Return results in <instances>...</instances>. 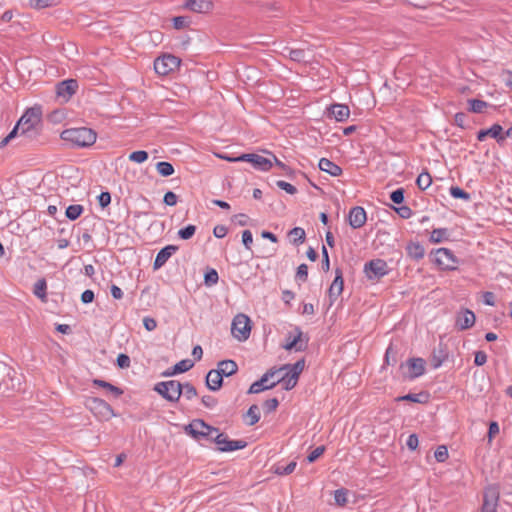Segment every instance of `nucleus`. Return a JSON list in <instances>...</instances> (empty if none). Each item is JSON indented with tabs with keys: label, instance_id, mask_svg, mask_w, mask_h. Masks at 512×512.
<instances>
[{
	"label": "nucleus",
	"instance_id": "nucleus-1",
	"mask_svg": "<svg viewBox=\"0 0 512 512\" xmlns=\"http://www.w3.org/2000/svg\"><path fill=\"white\" fill-rule=\"evenodd\" d=\"M61 139L74 147H89L96 142L97 134L87 127L70 128L61 133Z\"/></svg>",
	"mask_w": 512,
	"mask_h": 512
},
{
	"label": "nucleus",
	"instance_id": "nucleus-2",
	"mask_svg": "<svg viewBox=\"0 0 512 512\" xmlns=\"http://www.w3.org/2000/svg\"><path fill=\"white\" fill-rule=\"evenodd\" d=\"M304 367L305 361L304 359H301L292 365L286 364L280 368H276V370H280V373H284L283 375H281V377L277 378L273 382H276V385L278 383H282L284 389L291 390L296 386L299 376L302 373Z\"/></svg>",
	"mask_w": 512,
	"mask_h": 512
},
{
	"label": "nucleus",
	"instance_id": "nucleus-3",
	"mask_svg": "<svg viewBox=\"0 0 512 512\" xmlns=\"http://www.w3.org/2000/svg\"><path fill=\"white\" fill-rule=\"evenodd\" d=\"M85 406L99 420L107 421L115 416L112 407L100 398L88 397L85 400Z\"/></svg>",
	"mask_w": 512,
	"mask_h": 512
},
{
	"label": "nucleus",
	"instance_id": "nucleus-4",
	"mask_svg": "<svg viewBox=\"0 0 512 512\" xmlns=\"http://www.w3.org/2000/svg\"><path fill=\"white\" fill-rule=\"evenodd\" d=\"M154 390L170 402H177L182 395V384L176 380L159 382Z\"/></svg>",
	"mask_w": 512,
	"mask_h": 512
},
{
	"label": "nucleus",
	"instance_id": "nucleus-5",
	"mask_svg": "<svg viewBox=\"0 0 512 512\" xmlns=\"http://www.w3.org/2000/svg\"><path fill=\"white\" fill-rule=\"evenodd\" d=\"M232 335L239 341H245L251 333V321L245 314H237L231 324Z\"/></svg>",
	"mask_w": 512,
	"mask_h": 512
},
{
	"label": "nucleus",
	"instance_id": "nucleus-6",
	"mask_svg": "<svg viewBox=\"0 0 512 512\" xmlns=\"http://www.w3.org/2000/svg\"><path fill=\"white\" fill-rule=\"evenodd\" d=\"M185 431L196 440L203 438L211 439L214 433H217V428L206 424L201 419H196L185 427Z\"/></svg>",
	"mask_w": 512,
	"mask_h": 512
},
{
	"label": "nucleus",
	"instance_id": "nucleus-7",
	"mask_svg": "<svg viewBox=\"0 0 512 512\" xmlns=\"http://www.w3.org/2000/svg\"><path fill=\"white\" fill-rule=\"evenodd\" d=\"M180 58L172 54H164L154 61L155 72L161 76H166L179 68Z\"/></svg>",
	"mask_w": 512,
	"mask_h": 512
},
{
	"label": "nucleus",
	"instance_id": "nucleus-8",
	"mask_svg": "<svg viewBox=\"0 0 512 512\" xmlns=\"http://www.w3.org/2000/svg\"><path fill=\"white\" fill-rule=\"evenodd\" d=\"M42 110L41 107L35 106L29 108L19 119L18 126H21L22 133L34 129L41 121Z\"/></svg>",
	"mask_w": 512,
	"mask_h": 512
},
{
	"label": "nucleus",
	"instance_id": "nucleus-9",
	"mask_svg": "<svg viewBox=\"0 0 512 512\" xmlns=\"http://www.w3.org/2000/svg\"><path fill=\"white\" fill-rule=\"evenodd\" d=\"M435 263L443 270H455L458 260L453 252L447 248H439L434 252Z\"/></svg>",
	"mask_w": 512,
	"mask_h": 512
},
{
	"label": "nucleus",
	"instance_id": "nucleus-10",
	"mask_svg": "<svg viewBox=\"0 0 512 512\" xmlns=\"http://www.w3.org/2000/svg\"><path fill=\"white\" fill-rule=\"evenodd\" d=\"M217 445L220 451L230 452L243 449L246 447V442L243 440H229L224 433H220L217 429V433H214L211 438Z\"/></svg>",
	"mask_w": 512,
	"mask_h": 512
},
{
	"label": "nucleus",
	"instance_id": "nucleus-11",
	"mask_svg": "<svg viewBox=\"0 0 512 512\" xmlns=\"http://www.w3.org/2000/svg\"><path fill=\"white\" fill-rule=\"evenodd\" d=\"M364 271L369 279L380 278L388 273V266L384 260L374 259L365 264Z\"/></svg>",
	"mask_w": 512,
	"mask_h": 512
},
{
	"label": "nucleus",
	"instance_id": "nucleus-12",
	"mask_svg": "<svg viewBox=\"0 0 512 512\" xmlns=\"http://www.w3.org/2000/svg\"><path fill=\"white\" fill-rule=\"evenodd\" d=\"M240 159L243 160V162L251 163L254 168L261 171H269L273 166V162L270 158L263 157L259 154H242L240 155Z\"/></svg>",
	"mask_w": 512,
	"mask_h": 512
},
{
	"label": "nucleus",
	"instance_id": "nucleus-13",
	"mask_svg": "<svg viewBox=\"0 0 512 512\" xmlns=\"http://www.w3.org/2000/svg\"><path fill=\"white\" fill-rule=\"evenodd\" d=\"M499 499V491L496 487H488L484 491L482 512H495Z\"/></svg>",
	"mask_w": 512,
	"mask_h": 512
},
{
	"label": "nucleus",
	"instance_id": "nucleus-14",
	"mask_svg": "<svg viewBox=\"0 0 512 512\" xmlns=\"http://www.w3.org/2000/svg\"><path fill=\"white\" fill-rule=\"evenodd\" d=\"M367 220L366 211L360 206L353 207L348 215V221L352 228H361Z\"/></svg>",
	"mask_w": 512,
	"mask_h": 512
},
{
	"label": "nucleus",
	"instance_id": "nucleus-15",
	"mask_svg": "<svg viewBox=\"0 0 512 512\" xmlns=\"http://www.w3.org/2000/svg\"><path fill=\"white\" fill-rule=\"evenodd\" d=\"M212 0H186L184 7L195 13H209L213 9Z\"/></svg>",
	"mask_w": 512,
	"mask_h": 512
},
{
	"label": "nucleus",
	"instance_id": "nucleus-16",
	"mask_svg": "<svg viewBox=\"0 0 512 512\" xmlns=\"http://www.w3.org/2000/svg\"><path fill=\"white\" fill-rule=\"evenodd\" d=\"M77 87L78 84L76 80L69 79L62 81L57 85V95L67 101L76 92Z\"/></svg>",
	"mask_w": 512,
	"mask_h": 512
},
{
	"label": "nucleus",
	"instance_id": "nucleus-17",
	"mask_svg": "<svg viewBox=\"0 0 512 512\" xmlns=\"http://www.w3.org/2000/svg\"><path fill=\"white\" fill-rule=\"evenodd\" d=\"M343 276L341 270H336V276L332 282V284L329 287L328 295L330 298L331 303L334 302L342 293L343 291Z\"/></svg>",
	"mask_w": 512,
	"mask_h": 512
},
{
	"label": "nucleus",
	"instance_id": "nucleus-18",
	"mask_svg": "<svg viewBox=\"0 0 512 512\" xmlns=\"http://www.w3.org/2000/svg\"><path fill=\"white\" fill-rule=\"evenodd\" d=\"M301 338L302 332L300 329L296 328V335H289L286 338V343L283 345V348L289 351L293 349L296 351L304 350L306 348V343H303Z\"/></svg>",
	"mask_w": 512,
	"mask_h": 512
},
{
	"label": "nucleus",
	"instance_id": "nucleus-19",
	"mask_svg": "<svg viewBox=\"0 0 512 512\" xmlns=\"http://www.w3.org/2000/svg\"><path fill=\"white\" fill-rule=\"evenodd\" d=\"M177 250L178 247L175 245H168L162 248L155 258L154 269L157 270L161 268Z\"/></svg>",
	"mask_w": 512,
	"mask_h": 512
},
{
	"label": "nucleus",
	"instance_id": "nucleus-20",
	"mask_svg": "<svg viewBox=\"0 0 512 512\" xmlns=\"http://www.w3.org/2000/svg\"><path fill=\"white\" fill-rule=\"evenodd\" d=\"M407 366L409 369V377L411 379L417 378L423 375L425 371V362L421 358H412L408 360Z\"/></svg>",
	"mask_w": 512,
	"mask_h": 512
},
{
	"label": "nucleus",
	"instance_id": "nucleus-21",
	"mask_svg": "<svg viewBox=\"0 0 512 512\" xmlns=\"http://www.w3.org/2000/svg\"><path fill=\"white\" fill-rule=\"evenodd\" d=\"M223 376L218 369L210 370L206 376V385L212 391H217L221 388Z\"/></svg>",
	"mask_w": 512,
	"mask_h": 512
},
{
	"label": "nucleus",
	"instance_id": "nucleus-22",
	"mask_svg": "<svg viewBox=\"0 0 512 512\" xmlns=\"http://www.w3.org/2000/svg\"><path fill=\"white\" fill-rule=\"evenodd\" d=\"M319 168L321 171L326 172L329 175L334 176V177L342 174L341 167L327 158L320 159Z\"/></svg>",
	"mask_w": 512,
	"mask_h": 512
},
{
	"label": "nucleus",
	"instance_id": "nucleus-23",
	"mask_svg": "<svg viewBox=\"0 0 512 512\" xmlns=\"http://www.w3.org/2000/svg\"><path fill=\"white\" fill-rule=\"evenodd\" d=\"M330 115L337 121H345L350 115L348 106L343 104H334L329 109Z\"/></svg>",
	"mask_w": 512,
	"mask_h": 512
},
{
	"label": "nucleus",
	"instance_id": "nucleus-24",
	"mask_svg": "<svg viewBox=\"0 0 512 512\" xmlns=\"http://www.w3.org/2000/svg\"><path fill=\"white\" fill-rule=\"evenodd\" d=\"M475 323V315L470 310H465L462 315H459L456 321L457 326L461 330H466L472 327Z\"/></svg>",
	"mask_w": 512,
	"mask_h": 512
},
{
	"label": "nucleus",
	"instance_id": "nucleus-25",
	"mask_svg": "<svg viewBox=\"0 0 512 512\" xmlns=\"http://www.w3.org/2000/svg\"><path fill=\"white\" fill-rule=\"evenodd\" d=\"M217 369L222 376H231L237 372L238 366L233 360H223L218 363Z\"/></svg>",
	"mask_w": 512,
	"mask_h": 512
},
{
	"label": "nucleus",
	"instance_id": "nucleus-26",
	"mask_svg": "<svg viewBox=\"0 0 512 512\" xmlns=\"http://www.w3.org/2000/svg\"><path fill=\"white\" fill-rule=\"evenodd\" d=\"M194 363L190 359H184L174 365L171 372L165 373V375H175L189 371L193 367Z\"/></svg>",
	"mask_w": 512,
	"mask_h": 512
},
{
	"label": "nucleus",
	"instance_id": "nucleus-27",
	"mask_svg": "<svg viewBox=\"0 0 512 512\" xmlns=\"http://www.w3.org/2000/svg\"><path fill=\"white\" fill-rule=\"evenodd\" d=\"M407 253L411 258L419 260L424 257L425 250L419 243H410L407 246Z\"/></svg>",
	"mask_w": 512,
	"mask_h": 512
},
{
	"label": "nucleus",
	"instance_id": "nucleus-28",
	"mask_svg": "<svg viewBox=\"0 0 512 512\" xmlns=\"http://www.w3.org/2000/svg\"><path fill=\"white\" fill-rule=\"evenodd\" d=\"M283 54L293 61L301 62L305 60V51L303 49L285 47Z\"/></svg>",
	"mask_w": 512,
	"mask_h": 512
},
{
	"label": "nucleus",
	"instance_id": "nucleus-29",
	"mask_svg": "<svg viewBox=\"0 0 512 512\" xmlns=\"http://www.w3.org/2000/svg\"><path fill=\"white\" fill-rule=\"evenodd\" d=\"M93 384L95 386H98V387H101V388H104V389L108 390L110 393L114 394L116 397H119V396H121L123 394V391L120 388H118V387H116V386L112 385L111 383L106 382L104 380L94 379L93 380Z\"/></svg>",
	"mask_w": 512,
	"mask_h": 512
},
{
	"label": "nucleus",
	"instance_id": "nucleus-30",
	"mask_svg": "<svg viewBox=\"0 0 512 512\" xmlns=\"http://www.w3.org/2000/svg\"><path fill=\"white\" fill-rule=\"evenodd\" d=\"M84 211V207L80 204H73L66 208L65 215L69 220L78 219Z\"/></svg>",
	"mask_w": 512,
	"mask_h": 512
},
{
	"label": "nucleus",
	"instance_id": "nucleus-31",
	"mask_svg": "<svg viewBox=\"0 0 512 512\" xmlns=\"http://www.w3.org/2000/svg\"><path fill=\"white\" fill-rule=\"evenodd\" d=\"M46 290H47V283L45 279H39L33 289V293L35 296L40 298L41 300L46 299Z\"/></svg>",
	"mask_w": 512,
	"mask_h": 512
},
{
	"label": "nucleus",
	"instance_id": "nucleus-32",
	"mask_svg": "<svg viewBox=\"0 0 512 512\" xmlns=\"http://www.w3.org/2000/svg\"><path fill=\"white\" fill-rule=\"evenodd\" d=\"M156 170L163 177L170 176L174 173L173 165L169 162H164V161L158 162L156 164Z\"/></svg>",
	"mask_w": 512,
	"mask_h": 512
},
{
	"label": "nucleus",
	"instance_id": "nucleus-33",
	"mask_svg": "<svg viewBox=\"0 0 512 512\" xmlns=\"http://www.w3.org/2000/svg\"><path fill=\"white\" fill-rule=\"evenodd\" d=\"M417 186L421 190H426L432 184V177L428 172H422L416 180Z\"/></svg>",
	"mask_w": 512,
	"mask_h": 512
},
{
	"label": "nucleus",
	"instance_id": "nucleus-34",
	"mask_svg": "<svg viewBox=\"0 0 512 512\" xmlns=\"http://www.w3.org/2000/svg\"><path fill=\"white\" fill-rule=\"evenodd\" d=\"M246 417L249 419L248 424L250 426L255 425L260 419V411L257 405H252L246 413Z\"/></svg>",
	"mask_w": 512,
	"mask_h": 512
},
{
	"label": "nucleus",
	"instance_id": "nucleus-35",
	"mask_svg": "<svg viewBox=\"0 0 512 512\" xmlns=\"http://www.w3.org/2000/svg\"><path fill=\"white\" fill-rule=\"evenodd\" d=\"M502 131V126L499 124H494L489 129H487L488 136L496 139L499 143L503 142L505 139V136L502 135Z\"/></svg>",
	"mask_w": 512,
	"mask_h": 512
},
{
	"label": "nucleus",
	"instance_id": "nucleus-36",
	"mask_svg": "<svg viewBox=\"0 0 512 512\" xmlns=\"http://www.w3.org/2000/svg\"><path fill=\"white\" fill-rule=\"evenodd\" d=\"M276 386V382H271L269 385H263L260 380L255 381L249 388L248 393L257 394L264 390L271 389Z\"/></svg>",
	"mask_w": 512,
	"mask_h": 512
},
{
	"label": "nucleus",
	"instance_id": "nucleus-37",
	"mask_svg": "<svg viewBox=\"0 0 512 512\" xmlns=\"http://www.w3.org/2000/svg\"><path fill=\"white\" fill-rule=\"evenodd\" d=\"M289 236L294 244L302 243L305 239V231L300 227H295L289 232Z\"/></svg>",
	"mask_w": 512,
	"mask_h": 512
},
{
	"label": "nucleus",
	"instance_id": "nucleus-38",
	"mask_svg": "<svg viewBox=\"0 0 512 512\" xmlns=\"http://www.w3.org/2000/svg\"><path fill=\"white\" fill-rule=\"evenodd\" d=\"M447 234V229L445 228L434 229L431 232L430 241L433 243H440L447 238Z\"/></svg>",
	"mask_w": 512,
	"mask_h": 512
},
{
	"label": "nucleus",
	"instance_id": "nucleus-39",
	"mask_svg": "<svg viewBox=\"0 0 512 512\" xmlns=\"http://www.w3.org/2000/svg\"><path fill=\"white\" fill-rule=\"evenodd\" d=\"M450 195L456 199H463L465 201L470 200V194L458 186H452L450 188Z\"/></svg>",
	"mask_w": 512,
	"mask_h": 512
},
{
	"label": "nucleus",
	"instance_id": "nucleus-40",
	"mask_svg": "<svg viewBox=\"0 0 512 512\" xmlns=\"http://www.w3.org/2000/svg\"><path fill=\"white\" fill-rule=\"evenodd\" d=\"M148 159V153L144 150L134 151L129 155V160L135 163H143Z\"/></svg>",
	"mask_w": 512,
	"mask_h": 512
},
{
	"label": "nucleus",
	"instance_id": "nucleus-41",
	"mask_svg": "<svg viewBox=\"0 0 512 512\" xmlns=\"http://www.w3.org/2000/svg\"><path fill=\"white\" fill-rule=\"evenodd\" d=\"M196 232L195 225H188L178 231V236L183 240H188L194 236Z\"/></svg>",
	"mask_w": 512,
	"mask_h": 512
},
{
	"label": "nucleus",
	"instance_id": "nucleus-42",
	"mask_svg": "<svg viewBox=\"0 0 512 512\" xmlns=\"http://www.w3.org/2000/svg\"><path fill=\"white\" fill-rule=\"evenodd\" d=\"M172 21L174 28L177 30L186 28L190 24L189 18L185 16H176L172 19Z\"/></svg>",
	"mask_w": 512,
	"mask_h": 512
},
{
	"label": "nucleus",
	"instance_id": "nucleus-43",
	"mask_svg": "<svg viewBox=\"0 0 512 512\" xmlns=\"http://www.w3.org/2000/svg\"><path fill=\"white\" fill-rule=\"evenodd\" d=\"M182 394L186 399L191 400L197 396V391L192 384L185 383L182 385Z\"/></svg>",
	"mask_w": 512,
	"mask_h": 512
},
{
	"label": "nucleus",
	"instance_id": "nucleus-44",
	"mask_svg": "<svg viewBox=\"0 0 512 512\" xmlns=\"http://www.w3.org/2000/svg\"><path fill=\"white\" fill-rule=\"evenodd\" d=\"M434 456L438 462H445L449 456L447 447L444 445L438 446L435 450Z\"/></svg>",
	"mask_w": 512,
	"mask_h": 512
},
{
	"label": "nucleus",
	"instance_id": "nucleus-45",
	"mask_svg": "<svg viewBox=\"0 0 512 512\" xmlns=\"http://www.w3.org/2000/svg\"><path fill=\"white\" fill-rule=\"evenodd\" d=\"M470 110L474 113H481L487 106V103L482 100L472 99L469 100Z\"/></svg>",
	"mask_w": 512,
	"mask_h": 512
},
{
	"label": "nucleus",
	"instance_id": "nucleus-46",
	"mask_svg": "<svg viewBox=\"0 0 512 512\" xmlns=\"http://www.w3.org/2000/svg\"><path fill=\"white\" fill-rule=\"evenodd\" d=\"M280 370H276V368L269 369L259 380L263 385H269L276 374H279Z\"/></svg>",
	"mask_w": 512,
	"mask_h": 512
},
{
	"label": "nucleus",
	"instance_id": "nucleus-47",
	"mask_svg": "<svg viewBox=\"0 0 512 512\" xmlns=\"http://www.w3.org/2000/svg\"><path fill=\"white\" fill-rule=\"evenodd\" d=\"M205 283L208 285H214L218 282L219 276L216 270L211 269L205 274Z\"/></svg>",
	"mask_w": 512,
	"mask_h": 512
},
{
	"label": "nucleus",
	"instance_id": "nucleus-48",
	"mask_svg": "<svg viewBox=\"0 0 512 512\" xmlns=\"http://www.w3.org/2000/svg\"><path fill=\"white\" fill-rule=\"evenodd\" d=\"M276 185H277L280 189H282V190L286 191L288 194L293 195V194H295V193L297 192L296 187H295V186H293L292 184H290V183L286 182V181L279 180V181H277Z\"/></svg>",
	"mask_w": 512,
	"mask_h": 512
},
{
	"label": "nucleus",
	"instance_id": "nucleus-49",
	"mask_svg": "<svg viewBox=\"0 0 512 512\" xmlns=\"http://www.w3.org/2000/svg\"><path fill=\"white\" fill-rule=\"evenodd\" d=\"M324 451H325V447L324 446H319V447L315 448L308 455L307 461L309 463H312V462L316 461L324 453Z\"/></svg>",
	"mask_w": 512,
	"mask_h": 512
},
{
	"label": "nucleus",
	"instance_id": "nucleus-50",
	"mask_svg": "<svg viewBox=\"0 0 512 512\" xmlns=\"http://www.w3.org/2000/svg\"><path fill=\"white\" fill-rule=\"evenodd\" d=\"M335 501L338 505L343 506L347 502V491L344 489L336 490Z\"/></svg>",
	"mask_w": 512,
	"mask_h": 512
},
{
	"label": "nucleus",
	"instance_id": "nucleus-51",
	"mask_svg": "<svg viewBox=\"0 0 512 512\" xmlns=\"http://www.w3.org/2000/svg\"><path fill=\"white\" fill-rule=\"evenodd\" d=\"M242 242L246 249L250 250L253 243V235L250 230H244L242 233Z\"/></svg>",
	"mask_w": 512,
	"mask_h": 512
},
{
	"label": "nucleus",
	"instance_id": "nucleus-52",
	"mask_svg": "<svg viewBox=\"0 0 512 512\" xmlns=\"http://www.w3.org/2000/svg\"><path fill=\"white\" fill-rule=\"evenodd\" d=\"M295 468L296 462L292 461L284 467H278L276 472L280 475H289L295 470Z\"/></svg>",
	"mask_w": 512,
	"mask_h": 512
},
{
	"label": "nucleus",
	"instance_id": "nucleus-53",
	"mask_svg": "<svg viewBox=\"0 0 512 512\" xmlns=\"http://www.w3.org/2000/svg\"><path fill=\"white\" fill-rule=\"evenodd\" d=\"M308 277V266L306 264H301L297 268L296 278L301 280L302 282H305Z\"/></svg>",
	"mask_w": 512,
	"mask_h": 512
},
{
	"label": "nucleus",
	"instance_id": "nucleus-54",
	"mask_svg": "<svg viewBox=\"0 0 512 512\" xmlns=\"http://www.w3.org/2000/svg\"><path fill=\"white\" fill-rule=\"evenodd\" d=\"M390 199L396 204L402 203L404 200V190L402 188H399L393 191L390 195Z\"/></svg>",
	"mask_w": 512,
	"mask_h": 512
},
{
	"label": "nucleus",
	"instance_id": "nucleus-55",
	"mask_svg": "<svg viewBox=\"0 0 512 512\" xmlns=\"http://www.w3.org/2000/svg\"><path fill=\"white\" fill-rule=\"evenodd\" d=\"M163 201L168 206H175L177 204V195L172 191H168L165 193Z\"/></svg>",
	"mask_w": 512,
	"mask_h": 512
},
{
	"label": "nucleus",
	"instance_id": "nucleus-56",
	"mask_svg": "<svg viewBox=\"0 0 512 512\" xmlns=\"http://www.w3.org/2000/svg\"><path fill=\"white\" fill-rule=\"evenodd\" d=\"M55 0H29L32 7L45 8L53 4Z\"/></svg>",
	"mask_w": 512,
	"mask_h": 512
},
{
	"label": "nucleus",
	"instance_id": "nucleus-57",
	"mask_svg": "<svg viewBox=\"0 0 512 512\" xmlns=\"http://www.w3.org/2000/svg\"><path fill=\"white\" fill-rule=\"evenodd\" d=\"M487 362V355L484 351H477L475 353L474 363L477 366H482Z\"/></svg>",
	"mask_w": 512,
	"mask_h": 512
},
{
	"label": "nucleus",
	"instance_id": "nucleus-58",
	"mask_svg": "<svg viewBox=\"0 0 512 512\" xmlns=\"http://www.w3.org/2000/svg\"><path fill=\"white\" fill-rule=\"evenodd\" d=\"M117 364L120 368H128L130 366V358L126 354H119Z\"/></svg>",
	"mask_w": 512,
	"mask_h": 512
},
{
	"label": "nucleus",
	"instance_id": "nucleus-59",
	"mask_svg": "<svg viewBox=\"0 0 512 512\" xmlns=\"http://www.w3.org/2000/svg\"><path fill=\"white\" fill-rule=\"evenodd\" d=\"M228 229L224 225H217L213 229V234L217 238H224L227 235Z\"/></svg>",
	"mask_w": 512,
	"mask_h": 512
},
{
	"label": "nucleus",
	"instance_id": "nucleus-60",
	"mask_svg": "<svg viewBox=\"0 0 512 512\" xmlns=\"http://www.w3.org/2000/svg\"><path fill=\"white\" fill-rule=\"evenodd\" d=\"M98 200H99V204L101 207H106L110 204L111 202V195L109 192H102L99 197H98Z\"/></svg>",
	"mask_w": 512,
	"mask_h": 512
},
{
	"label": "nucleus",
	"instance_id": "nucleus-61",
	"mask_svg": "<svg viewBox=\"0 0 512 512\" xmlns=\"http://www.w3.org/2000/svg\"><path fill=\"white\" fill-rule=\"evenodd\" d=\"M271 155V160L273 162V164H275L277 167H279L281 170H283L285 173H289L290 172V168L284 164L282 161H280L275 155H273L272 153H269Z\"/></svg>",
	"mask_w": 512,
	"mask_h": 512
},
{
	"label": "nucleus",
	"instance_id": "nucleus-62",
	"mask_svg": "<svg viewBox=\"0 0 512 512\" xmlns=\"http://www.w3.org/2000/svg\"><path fill=\"white\" fill-rule=\"evenodd\" d=\"M143 324H144V327L146 328V330H148V331H153L157 327L156 320L151 317H145L143 319Z\"/></svg>",
	"mask_w": 512,
	"mask_h": 512
},
{
	"label": "nucleus",
	"instance_id": "nucleus-63",
	"mask_svg": "<svg viewBox=\"0 0 512 512\" xmlns=\"http://www.w3.org/2000/svg\"><path fill=\"white\" fill-rule=\"evenodd\" d=\"M406 444H407L409 449L415 450L418 447V444H419V440H418L417 435L416 434L409 435Z\"/></svg>",
	"mask_w": 512,
	"mask_h": 512
},
{
	"label": "nucleus",
	"instance_id": "nucleus-64",
	"mask_svg": "<svg viewBox=\"0 0 512 512\" xmlns=\"http://www.w3.org/2000/svg\"><path fill=\"white\" fill-rule=\"evenodd\" d=\"M279 405V402L276 398H272V399H269L267 401H265L264 403V408L268 411V412H271V411H274L276 410V408L278 407Z\"/></svg>",
	"mask_w": 512,
	"mask_h": 512
}]
</instances>
